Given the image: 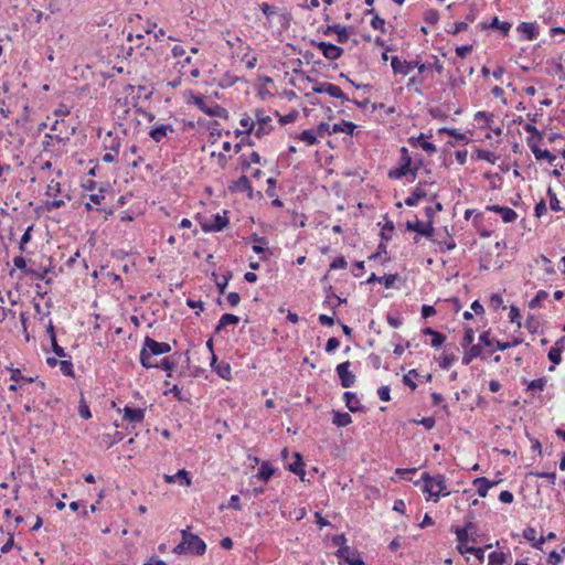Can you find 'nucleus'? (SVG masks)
<instances>
[{"instance_id": "6e6d98bb", "label": "nucleus", "mask_w": 565, "mask_h": 565, "mask_svg": "<svg viewBox=\"0 0 565 565\" xmlns=\"http://www.w3.org/2000/svg\"><path fill=\"white\" fill-rule=\"evenodd\" d=\"M370 24L374 30H379L382 33H386L385 20L382 19L380 15L372 18Z\"/></svg>"}, {"instance_id": "6e6552de", "label": "nucleus", "mask_w": 565, "mask_h": 565, "mask_svg": "<svg viewBox=\"0 0 565 565\" xmlns=\"http://www.w3.org/2000/svg\"><path fill=\"white\" fill-rule=\"evenodd\" d=\"M434 221L428 220L427 224L424 225L419 220H415L414 222L407 221L405 227L407 231L416 232L418 235L425 236L427 238H431L435 233V228L433 226Z\"/></svg>"}, {"instance_id": "de8ad7c7", "label": "nucleus", "mask_w": 565, "mask_h": 565, "mask_svg": "<svg viewBox=\"0 0 565 565\" xmlns=\"http://www.w3.org/2000/svg\"><path fill=\"white\" fill-rule=\"evenodd\" d=\"M547 195L550 198V207L551 210L555 211V212H558L562 210L561 205H559V201L556 196V193L553 191V189L550 186L547 189Z\"/></svg>"}, {"instance_id": "774afa93", "label": "nucleus", "mask_w": 565, "mask_h": 565, "mask_svg": "<svg viewBox=\"0 0 565 565\" xmlns=\"http://www.w3.org/2000/svg\"><path fill=\"white\" fill-rule=\"evenodd\" d=\"M13 265L22 270L25 275H28V270L30 267L26 266V260L22 256H17L13 258Z\"/></svg>"}, {"instance_id": "473e14b6", "label": "nucleus", "mask_w": 565, "mask_h": 565, "mask_svg": "<svg viewBox=\"0 0 565 565\" xmlns=\"http://www.w3.org/2000/svg\"><path fill=\"white\" fill-rule=\"evenodd\" d=\"M518 30L521 33L525 34L527 40H534L539 35V31H537L536 25L534 23L522 22L518 26Z\"/></svg>"}, {"instance_id": "c85d7f7f", "label": "nucleus", "mask_w": 565, "mask_h": 565, "mask_svg": "<svg viewBox=\"0 0 565 565\" xmlns=\"http://www.w3.org/2000/svg\"><path fill=\"white\" fill-rule=\"evenodd\" d=\"M173 127L171 125H160L152 128L149 131V136L156 141L160 142L168 134V131H173Z\"/></svg>"}, {"instance_id": "052dcab7", "label": "nucleus", "mask_w": 565, "mask_h": 565, "mask_svg": "<svg viewBox=\"0 0 565 565\" xmlns=\"http://www.w3.org/2000/svg\"><path fill=\"white\" fill-rule=\"evenodd\" d=\"M241 126L245 128V135H249L253 130H254V121L252 120V118L247 115H245L241 121H239Z\"/></svg>"}, {"instance_id": "4d7b16f0", "label": "nucleus", "mask_w": 565, "mask_h": 565, "mask_svg": "<svg viewBox=\"0 0 565 565\" xmlns=\"http://www.w3.org/2000/svg\"><path fill=\"white\" fill-rule=\"evenodd\" d=\"M159 369H162L164 371L168 372V376H171V372L173 371L174 366H175V362L174 361H171L170 358H164L161 360V363L158 364Z\"/></svg>"}, {"instance_id": "4468645a", "label": "nucleus", "mask_w": 565, "mask_h": 565, "mask_svg": "<svg viewBox=\"0 0 565 565\" xmlns=\"http://www.w3.org/2000/svg\"><path fill=\"white\" fill-rule=\"evenodd\" d=\"M249 241L254 243L253 250L256 254L262 255V257H260L262 259H266L268 256L271 255V252L268 248H264L262 246L263 244H267L266 237L259 236L258 234L253 233L249 236Z\"/></svg>"}, {"instance_id": "c9c22d12", "label": "nucleus", "mask_w": 565, "mask_h": 565, "mask_svg": "<svg viewBox=\"0 0 565 565\" xmlns=\"http://www.w3.org/2000/svg\"><path fill=\"white\" fill-rule=\"evenodd\" d=\"M564 350V345L555 342V344L548 351V359L553 364H559L562 362V351Z\"/></svg>"}, {"instance_id": "4c0bfd02", "label": "nucleus", "mask_w": 565, "mask_h": 565, "mask_svg": "<svg viewBox=\"0 0 565 565\" xmlns=\"http://www.w3.org/2000/svg\"><path fill=\"white\" fill-rule=\"evenodd\" d=\"M328 95L334 98H339L342 102H350V98L341 90V88L331 83L328 88Z\"/></svg>"}, {"instance_id": "4be33fe9", "label": "nucleus", "mask_w": 565, "mask_h": 565, "mask_svg": "<svg viewBox=\"0 0 565 565\" xmlns=\"http://www.w3.org/2000/svg\"><path fill=\"white\" fill-rule=\"evenodd\" d=\"M124 418L132 424L141 423L145 419V409L125 406Z\"/></svg>"}, {"instance_id": "37998d69", "label": "nucleus", "mask_w": 565, "mask_h": 565, "mask_svg": "<svg viewBox=\"0 0 565 565\" xmlns=\"http://www.w3.org/2000/svg\"><path fill=\"white\" fill-rule=\"evenodd\" d=\"M473 340H475V331H473V329L470 328V327L466 328L465 329V335H463V338L461 340V343H460L461 347L466 349L468 347L473 345L472 344Z\"/></svg>"}, {"instance_id": "f03ea898", "label": "nucleus", "mask_w": 565, "mask_h": 565, "mask_svg": "<svg viewBox=\"0 0 565 565\" xmlns=\"http://www.w3.org/2000/svg\"><path fill=\"white\" fill-rule=\"evenodd\" d=\"M171 351V347L167 342H158L150 337H146L143 347L140 351V363L146 369L159 366L151 361V356L161 355Z\"/></svg>"}, {"instance_id": "8fccbe9b", "label": "nucleus", "mask_w": 565, "mask_h": 565, "mask_svg": "<svg viewBox=\"0 0 565 565\" xmlns=\"http://www.w3.org/2000/svg\"><path fill=\"white\" fill-rule=\"evenodd\" d=\"M439 20V12L436 9H429L424 13V21L428 24H436Z\"/></svg>"}, {"instance_id": "7c9ffc66", "label": "nucleus", "mask_w": 565, "mask_h": 565, "mask_svg": "<svg viewBox=\"0 0 565 565\" xmlns=\"http://www.w3.org/2000/svg\"><path fill=\"white\" fill-rule=\"evenodd\" d=\"M343 398H344L347 407L351 412L355 413V412H359V411H361L363 408L362 406H360V402H359L355 393H352V392H349V391L344 392Z\"/></svg>"}, {"instance_id": "bf43d9fd", "label": "nucleus", "mask_w": 565, "mask_h": 565, "mask_svg": "<svg viewBox=\"0 0 565 565\" xmlns=\"http://www.w3.org/2000/svg\"><path fill=\"white\" fill-rule=\"evenodd\" d=\"M441 210H443V204H441V203H439V202H437V203L435 204V206H426V207H425V215H426V217H427V221H428V220H431V221H433V218H434V216H435L436 212H440Z\"/></svg>"}, {"instance_id": "603ef678", "label": "nucleus", "mask_w": 565, "mask_h": 565, "mask_svg": "<svg viewBox=\"0 0 565 565\" xmlns=\"http://www.w3.org/2000/svg\"><path fill=\"white\" fill-rule=\"evenodd\" d=\"M60 370L66 376H73V363L70 360H61L60 361Z\"/></svg>"}, {"instance_id": "864d4df0", "label": "nucleus", "mask_w": 565, "mask_h": 565, "mask_svg": "<svg viewBox=\"0 0 565 565\" xmlns=\"http://www.w3.org/2000/svg\"><path fill=\"white\" fill-rule=\"evenodd\" d=\"M33 230V225L29 226L23 235L21 236L19 249L23 253L25 252V245L31 241V232Z\"/></svg>"}, {"instance_id": "f3484780", "label": "nucleus", "mask_w": 565, "mask_h": 565, "mask_svg": "<svg viewBox=\"0 0 565 565\" xmlns=\"http://www.w3.org/2000/svg\"><path fill=\"white\" fill-rule=\"evenodd\" d=\"M469 531H476V524L471 521H468L462 527L454 529L458 543L467 544L470 542Z\"/></svg>"}, {"instance_id": "393cba45", "label": "nucleus", "mask_w": 565, "mask_h": 565, "mask_svg": "<svg viewBox=\"0 0 565 565\" xmlns=\"http://www.w3.org/2000/svg\"><path fill=\"white\" fill-rule=\"evenodd\" d=\"M527 143L537 160L546 159L550 163H553V161L556 159V157L552 154L548 150L540 149L537 145L532 141L531 138L527 139Z\"/></svg>"}, {"instance_id": "09e8293b", "label": "nucleus", "mask_w": 565, "mask_h": 565, "mask_svg": "<svg viewBox=\"0 0 565 565\" xmlns=\"http://www.w3.org/2000/svg\"><path fill=\"white\" fill-rule=\"evenodd\" d=\"M529 476H533L536 478H545L548 480L551 484H555L556 481V472H543V471H531Z\"/></svg>"}, {"instance_id": "79ce46f5", "label": "nucleus", "mask_w": 565, "mask_h": 565, "mask_svg": "<svg viewBox=\"0 0 565 565\" xmlns=\"http://www.w3.org/2000/svg\"><path fill=\"white\" fill-rule=\"evenodd\" d=\"M477 158L480 160L488 161L491 164H494L498 159V157L493 152L483 149L477 150Z\"/></svg>"}, {"instance_id": "0eeeda50", "label": "nucleus", "mask_w": 565, "mask_h": 565, "mask_svg": "<svg viewBox=\"0 0 565 565\" xmlns=\"http://www.w3.org/2000/svg\"><path fill=\"white\" fill-rule=\"evenodd\" d=\"M255 118L258 124V128L255 130V136L260 139L264 136L268 135L273 130L271 117L266 115L263 109H256L255 110Z\"/></svg>"}, {"instance_id": "5701e85b", "label": "nucleus", "mask_w": 565, "mask_h": 565, "mask_svg": "<svg viewBox=\"0 0 565 565\" xmlns=\"http://www.w3.org/2000/svg\"><path fill=\"white\" fill-rule=\"evenodd\" d=\"M216 360H217L216 355L213 354L212 363H211L212 367L218 374V376H221L224 380H230L232 376V370H231L230 364L224 361L216 364Z\"/></svg>"}, {"instance_id": "2eb2a0df", "label": "nucleus", "mask_w": 565, "mask_h": 565, "mask_svg": "<svg viewBox=\"0 0 565 565\" xmlns=\"http://www.w3.org/2000/svg\"><path fill=\"white\" fill-rule=\"evenodd\" d=\"M428 184L427 181H420L417 186L414 189V191L412 192V194L406 198L405 200V204L407 206H416L418 201L422 200V199H426L427 198V192L424 190V186Z\"/></svg>"}, {"instance_id": "0e129e2a", "label": "nucleus", "mask_w": 565, "mask_h": 565, "mask_svg": "<svg viewBox=\"0 0 565 565\" xmlns=\"http://www.w3.org/2000/svg\"><path fill=\"white\" fill-rule=\"evenodd\" d=\"M523 537L525 540L532 542V544L539 541V540H536V530L532 526H526L523 530Z\"/></svg>"}, {"instance_id": "c756f323", "label": "nucleus", "mask_w": 565, "mask_h": 565, "mask_svg": "<svg viewBox=\"0 0 565 565\" xmlns=\"http://www.w3.org/2000/svg\"><path fill=\"white\" fill-rule=\"evenodd\" d=\"M482 29H489V28H495L498 29L503 35H507L511 29V23L509 22H501L498 17H493L491 22L488 23H481Z\"/></svg>"}, {"instance_id": "58836bf2", "label": "nucleus", "mask_w": 565, "mask_h": 565, "mask_svg": "<svg viewBox=\"0 0 565 565\" xmlns=\"http://www.w3.org/2000/svg\"><path fill=\"white\" fill-rule=\"evenodd\" d=\"M299 140L306 142L308 146H313L318 143V139L312 130H303L300 135L297 137Z\"/></svg>"}, {"instance_id": "7ed1b4c3", "label": "nucleus", "mask_w": 565, "mask_h": 565, "mask_svg": "<svg viewBox=\"0 0 565 565\" xmlns=\"http://www.w3.org/2000/svg\"><path fill=\"white\" fill-rule=\"evenodd\" d=\"M391 66L395 74L408 75L414 67L418 68L419 73H424L428 67L435 68L438 73H443L444 66L439 62L433 64H424L418 60L416 61H401L397 56L391 58Z\"/></svg>"}, {"instance_id": "2f4dec72", "label": "nucleus", "mask_w": 565, "mask_h": 565, "mask_svg": "<svg viewBox=\"0 0 565 565\" xmlns=\"http://www.w3.org/2000/svg\"><path fill=\"white\" fill-rule=\"evenodd\" d=\"M239 322V318L232 313H224L221 319L218 320V323L215 328V332L218 333L223 328L230 324H237Z\"/></svg>"}, {"instance_id": "49530a36", "label": "nucleus", "mask_w": 565, "mask_h": 565, "mask_svg": "<svg viewBox=\"0 0 565 565\" xmlns=\"http://www.w3.org/2000/svg\"><path fill=\"white\" fill-rule=\"evenodd\" d=\"M78 414L84 419H89L92 417V413L83 395L79 401Z\"/></svg>"}, {"instance_id": "20e7f679", "label": "nucleus", "mask_w": 565, "mask_h": 565, "mask_svg": "<svg viewBox=\"0 0 565 565\" xmlns=\"http://www.w3.org/2000/svg\"><path fill=\"white\" fill-rule=\"evenodd\" d=\"M424 482L423 491L429 493L436 502L440 495L447 497L450 492L446 491V478L443 475L430 477L429 473L424 472L422 476Z\"/></svg>"}, {"instance_id": "a211bd4d", "label": "nucleus", "mask_w": 565, "mask_h": 565, "mask_svg": "<svg viewBox=\"0 0 565 565\" xmlns=\"http://www.w3.org/2000/svg\"><path fill=\"white\" fill-rule=\"evenodd\" d=\"M332 32H338L337 41L341 44H344L349 41L350 33L348 32V29L345 26H342L340 24H331L326 28L323 31L324 35H329Z\"/></svg>"}, {"instance_id": "423d86ee", "label": "nucleus", "mask_w": 565, "mask_h": 565, "mask_svg": "<svg viewBox=\"0 0 565 565\" xmlns=\"http://www.w3.org/2000/svg\"><path fill=\"white\" fill-rule=\"evenodd\" d=\"M310 44L317 46L323 56L331 61L340 58L344 52L342 47L329 42L311 40Z\"/></svg>"}, {"instance_id": "39448f33", "label": "nucleus", "mask_w": 565, "mask_h": 565, "mask_svg": "<svg viewBox=\"0 0 565 565\" xmlns=\"http://www.w3.org/2000/svg\"><path fill=\"white\" fill-rule=\"evenodd\" d=\"M193 104L200 108L204 114L211 116V117H220L223 119L228 118V111L220 106L218 104H213L212 106H207L204 98L201 96H194L193 97Z\"/></svg>"}, {"instance_id": "cd10ccee", "label": "nucleus", "mask_w": 565, "mask_h": 565, "mask_svg": "<svg viewBox=\"0 0 565 565\" xmlns=\"http://www.w3.org/2000/svg\"><path fill=\"white\" fill-rule=\"evenodd\" d=\"M497 483L498 482L489 481L486 477H479L473 480V484L477 487V492L481 498H484L489 489Z\"/></svg>"}, {"instance_id": "a19ab883", "label": "nucleus", "mask_w": 565, "mask_h": 565, "mask_svg": "<svg viewBox=\"0 0 565 565\" xmlns=\"http://www.w3.org/2000/svg\"><path fill=\"white\" fill-rule=\"evenodd\" d=\"M547 380L546 377H539L527 383V390L530 391H543L546 386Z\"/></svg>"}, {"instance_id": "9d476101", "label": "nucleus", "mask_w": 565, "mask_h": 565, "mask_svg": "<svg viewBox=\"0 0 565 565\" xmlns=\"http://www.w3.org/2000/svg\"><path fill=\"white\" fill-rule=\"evenodd\" d=\"M337 556L348 565H365L360 553L350 546H342L338 550Z\"/></svg>"}, {"instance_id": "412c9836", "label": "nucleus", "mask_w": 565, "mask_h": 565, "mask_svg": "<svg viewBox=\"0 0 565 565\" xmlns=\"http://www.w3.org/2000/svg\"><path fill=\"white\" fill-rule=\"evenodd\" d=\"M163 478L168 483L179 482L181 486H191L189 472L184 469L179 470L175 475H164Z\"/></svg>"}, {"instance_id": "1a4fd4ad", "label": "nucleus", "mask_w": 565, "mask_h": 565, "mask_svg": "<svg viewBox=\"0 0 565 565\" xmlns=\"http://www.w3.org/2000/svg\"><path fill=\"white\" fill-rule=\"evenodd\" d=\"M350 361L342 362L337 365L335 371L340 379L342 387L349 388L353 386L355 382V375L350 371Z\"/></svg>"}, {"instance_id": "aec40b11", "label": "nucleus", "mask_w": 565, "mask_h": 565, "mask_svg": "<svg viewBox=\"0 0 565 565\" xmlns=\"http://www.w3.org/2000/svg\"><path fill=\"white\" fill-rule=\"evenodd\" d=\"M411 167H412V159H407V160L399 159L398 167L395 170L388 171V178L401 179L408 174V172L411 171Z\"/></svg>"}, {"instance_id": "e2e57ef3", "label": "nucleus", "mask_w": 565, "mask_h": 565, "mask_svg": "<svg viewBox=\"0 0 565 565\" xmlns=\"http://www.w3.org/2000/svg\"><path fill=\"white\" fill-rule=\"evenodd\" d=\"M61 192V184L55 180H51L47 184L46 195H57Z\"/></svg>"}, {"instance_id": "72a5a7b5", "label": "nucleus", "mask_w": 565, "mask_h": 565, "mask_svg": "<svg viewBox=\"0 0 565 565\" xmlns=\"http://www.w3.org/2000/svg\"><path fill=\"white\" fill-rule=\"evenodd\" d=\"M355 128H356V126L352 121L343 120L342 122L334 124L332 126V134L344 132L347 135L352 136Z\"/></svg>"}, {"instance_id": "b1692460", "label": "nucleus", "mask_w": 565, "mask_h": 565, "mask_svg": "<svg viewBox=\"0 0 565 565\" xmlns=\"http://www.w3.org/2000/svg\"><path fill=\"white\" fill-rule=\"evenodd\" d=\"M294 461L288 465V470L301 478L303 480L305 476V462L299 452H294Z\"/></svg>"}, {"instance_id": "ea45409f", "label": "nucleus", "mask_w": 565, "mask_h": 565, "mask_svg": "<svg viewBox=\"0 0 565 565\" xmlns=\"http://www.w3.org/2000/svg\"><path fill=\"white\" fill-rule=\"evenodd\" d=\"M489 565H502L507 562V555L503 552H492L488 556Z\"/></svg>"}, {"instance_id": "f8f14e48", "label": "nucleus", "mask_w": 565, "mask_h": 565, "mask_svg": "<svg viewBox=\"0 0 565 565\" xmlns=\"http://www.w3.org/2000/svg\"><path fill=\"white\" fill-rule=\"evenodd\" d=\"M487 210L500 214L504 223H512L518 218L516 212L508 206L488 205Z\"/></svg>"}, {"instance_id": "ddd939ff", "label": "nucleus", "mask_w": 565, "mask_h": 565, "mask_svg": "<svg viewBox=\"0 0 565 565\" xmlns=\"http://www.w3.org/2000/svg\"><path fill=\"white\" fill-rule=\"evenodd\" d=\"M47 262H49V265H46V266L40 265L36 268L35 267H30L29 270H28V276H31V277H33L35 279H39V280H44L46 284H51L52 279L51 278H46V276H47V274L52 269V266H51L52 259L47 258Z\"/></svg>"}, {"instance_id": "13d9d810", "label": "nucleus", "mask_w": 565, "mask_h": 565, "mask_svg": "<svg viewBox=\"0 0 565 565\" xmlns=\"http://www.w3.org/2000/svg\"><path fill=\"white\" fill-rule=\"evenodd\" d=\"M493 114L491 113H487V111H478L476 115H475V120L476 121H480L481 119H484L486 121V125L487 127L491 128V122L493 120Z\"/></svg>"}, {"instance_id": "bb28decb", "label": "nucleus", "mask_w": 565, "mask_h": 565, "mask_svg": "<svg viewBox=\"0 0 565 565\" xmlns=\"http://www.w3.org/2000/svg\"><path fill=\"white\" fill-rule=\"evenodd\" d=\"M398 279L397 274L384 275L383 277L376 276L374 273L366 279V284H373L375 281L384 282L386 288L394 286V282Z\"/></svg>"}, {"instance_id": "f257e3e1", "label": "nucleus", "mask_w": 565, "mask_h": 565, "mask_svg": "<svg viewBox=\"0 0 565 565\" xmlns=\"http://www.w3.org/2000/svg\"><path fill=\"white\" fill-rule=\"evenodd\" d=\"M181 542L173 548L175 554H192L201 556L206 551V544L198 535L192 534L188 529L181 531Z\"/></svg>"}, {"instance_id": "338daca9", "label": "nucleus", "mask_w": 565, "mask_h": 565, "mask_svg": "<svg viewBox=\"0 0 565 565\" xmlns=\"http://www.w3.org/2000/svg\"><path fill=\"white\" fill-rule=\"evenodd\" d=\"M348 263L343 256H339L332 260L330 264V269H344L347 268Z\"/></svg>"}, {"instance_id": "9b49d317", "label": "nucleus", "mask_w": 565, "mask_h": 565, "mask_svg": "<svg viewBox=\"0 0 565 565\" xmlns=\"http://www.w3.org/2000/svg\"><path fill=\"white\" fill-rule=\"evenodd\" d=\"M227 211H224V215L216 214L213 216L212 223H202V230L205 233L210 232H221L224 230L228 224V218L225 216Z\"/></svg>"}, {"instance_id": "680f3d73", "label": "nucleus", "mask_w": 565, "mask_h": 565, "mask_svg": "<svg viewBox=\"0 0 565 565\" xmlns=\"http://www.w3.org/2000/svg\"><path fill=\"white\" fill-rule=\"evenodd\" d=\"M231 278H232V273L227 271L226 275H224L220 281H216V286H217L221 295H223L225 292V289H226L227 284Z\"/></svg>"}, {"instance_id": "dca6fc26", "label": "nucleus", "mask_w": 565, "mask_h": 565, "mask_svg": "<svg viewBox=\"0 0 565 565\" xmlns=\"http://www.w3.org/2000/svg\"><path fill=\"white\" fill-rule=\"evenodd\" d=\"M408 142L413 147H420L429 154L435 153L437 150L434 143L426 140V136L424 134H420L418 137H411Z\"/></svg>"}, {"instance_id": "c03bdc74", "label": "nucleus", "mask_w": 565, "mask_h": 565, "mask_svg": "<svg viewBox=\"0 0 565 565\" xmlns=\"http://www.w3.org/2000/svg\"><path fill=\"white\" fill-rule=\"evenodd\" d=\"M307 79L309 82H312L315 83L316 85L312 87V92L316 93V94H322V93H326L328 94V88H329V85L330 83L328 82H322V83H318L316 79H313L312 77L308 76Z\"/></svg>"}, {"instance_id": "f704fd0d", "label": "nucleus", "mask_w": 565, "mask_h": 565, "mask_svg": "<svg viewBox=\"0 0 565 565\" xmlns=\"http://www.w3.org/2000/svg\"><path fill=\"white\" fill-rule=\"evenodd\" d=\"M274 473V467L268 461H263L256 477L260 480L268 481Z\"/></svg>"}, {"instance_id": "a878e982", "label": "nucleus", "mask_w": 565, "mask_h": 565, "mask_svg": "<svg viewBox=\"0 0 565 565\" xmlns=\"http://www.w3.org/2000/svg\"><path fill=\"white\" fill-rule=\"evenodd\" d=\"M483 350L479 344L468 347L462 356V364L469 365L473 359L481 358Z\"/></svg>"}, {"instance_id": "a18cd8bd", "label": "nucleus", "mask_w": 565, "mask_h": 565, "mask_svg": "<svg viewBox=\"0 0 565 565\" xmlns=\"http://www.w3.org/2000/svg\"><path fill=\"white\" fill-rule=\"evenodd\" d=\"M548 297V292L545 290H540L535 295V297L530 301V308L534 309L541 306V302Z\"/></svg>"}, {"instance_id": "6ab92c4d", "label": "nucleus", "mask_w": 565, "mask_h": 565, "mask_svg": "<svg viewBox=\"0 0 565 565\" xmlns=\"http://www.w3.org/2000/svg\"><path fill=\"white\" fill-rule=\"evenodd\" d=\"M231 191L247 192L249 198H253V188L249 179L246 175L239 177L236 181L230 185Z\"/></svg>"}, {"instance_id": "3c124183", "label": "nucleus", "mask_w": 565, "mask_h": 565, "mask_svg": "<svg viewBox=\"0 0 565 565\" xmlns=\"http://www.w3.org/2000/svg\"><path fill=\"white\" fill-rule=\"evenodd\" d=\"M418 376V373L416 370H411L407 374L403 377V383L411 387L412 390H415L417 387V384L413 381L412 377Z\"/></svg>"}, {"instance_id": "e433bc0d", "label": "nucleus", "mask_w": 565, "mask_h": 565, "mask_svg": "<svg viewBox=\"0 0 565 565\" xmlns=\"http://www.w3.org/2000/svg\"><path fill=\"white\" fill-rule=\"evenodd\" d=\"M332 423L338 427H345L352 423V417L348 413L333 412Z\"/></svg>"}, {"instance_id": "69168bd1", "label": "nucleus", "mask_w": 565, "mask_h": 565, "mask_svg": "<svg viewBox=\"0 0 565 565\" xmlns=\"http://www.w3.org/2000/svg\"><path fill=\"white\" fill-rule=\"evenodd\" d=\"M469 554H472L480 563L484 561V551L481 547L470 546L466 550Z\"/></svg>"}, {"instance_id": "5fc2aeb1", "label": "nucleus", "mask_w": 565, "mask_h": 565, "mask_svg": "<svg viewBox=\"0 0 565 565\" xmlns=\"http://www.w3.org/2000/svg\"><path fill=\"white\" fill-rule=\"evenodd\" d=\"M457 360L456 355L454 354H445L441 356L439 366L444 370H448L454 362Z\"/></svg>"}]
</instances>
